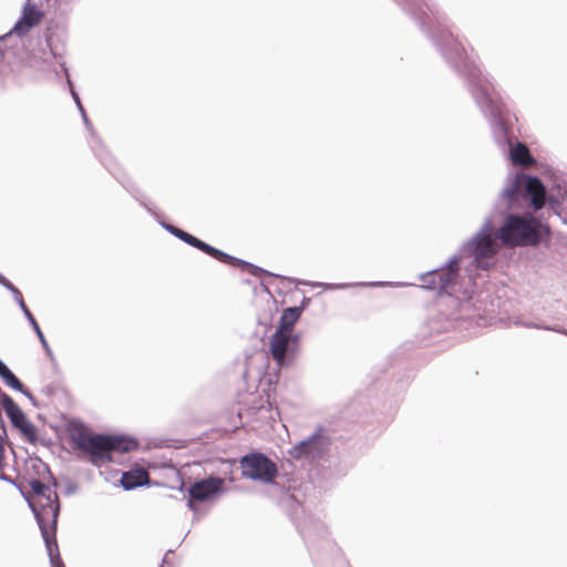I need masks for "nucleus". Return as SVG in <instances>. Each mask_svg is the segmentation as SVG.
I'll return each instance as SVG.
<instances>
[{
	"label": "nucleus",
	"instance_id": "1",
	"mask_svg": "<svg viewBox=\"0 0 567 567\" xmlns=\"http://www.w3.org/2000/svg\"><path fill=\"white\" fill-rule=\"evenodd\" d=\"M68 434L73 449L99 467L113 462V452L128 453L138 446L135 440L124 435L94 434L78 421L68 424Z\"/></svg>",
	"mask_w": 567,
	"mask_h": 567
},
{
	"label": "nucleus",
	"instance_id": "2",
	"mask_svg": "<svg viewBox=\"0 0 567 567\" xmlns=\"http://www.w3.org/2000/svg\"><path fill=\"white\" fill-rule=\"evenodd\" d=\"M549 234L547 225L535 218L532 214L505 216L496 237L503 245L511 247L537 246Z\"/></svg>",
	"mask_w": 567,
	"mask_h": 567
},
{
	"label": "nucleus",
	"instance_id": "3",
	"mask_svg": "<svg viewBox=\"0 0 567 567\" xmlns=\"http://www.w3.org/2000/svg\"><path fill=\"white\" fill-rule=\"evenodd\" d=\"M29 486L32 492L30 505L37 517L45 545L51 548V539L55 537L60 508L58 495L50 486L39 480H31Z\"/></svg>",
	"mask_w": 567,
	"mask_h": 567
},
{
	"label": "nucleus",
	"instance_id": "4",
	"mask_svg": "<svg viewBox=\"0 0 567 567\" xmlns=\"http://www.w3.org/2000/svg\"><path fill=\"white\" fill-rule=\"evenodd\" d=\"M241 475L255 482L270 484L278 476L277 464L261 452H251L240 461Z\"/></svg>",
	"mask_w": 567,
	"mask_h": 567
},
{
	"label": "nucleus",
	"instance_id": "5",
	"mask_svg": "<svg viewBox=\"0 0 567 567\" xmlns=\"http://www.w3.org/2000/svg\"><path fill=\"white\" fill-rule=\"evenodd\" d=\"M300 339L297 333L276 330L269 339V353L279 368L292 360L299 351Z\"/></svg>",
	"mask_w": 567,
	"mask_h": 567
},
{
	"label": "nucleus",
	"instance_id": "6",
	"mask_svg": "<svg viewBox=\"0 0 567 567\" xmlns=\"http://www.w3.org/2000/svg\"><path fill=\"white\" fill-rule=\"evenodd\" d=\"M224 488V480L220 477L209 476L205 480L195 482L188 488V507L196 511L195 502H206L217 497Z\"/></svg>",
	"mask_w": 567,
	"mask_h": 567
},
{
	"label": "nucleus",
	"instance_id": "7",
	"mask_svg": "<svg viewBox=\"0 0 567 567\" xmlns=\"http://www.w3.org/2000/svg\"><path fill=\"white\" fill-rule=\"evenodd\" d=\"M3 409L10 417L12 424L19 429L22 435L29 441L37 440V431L34 425L25 417L19 405L8 395L3 399Z\"/></svg>",
	"mask_w": 567,
	"mask_h": 567
},
{
	"label": "nucleus",
	"instance_id": "8",
	"mask_svg": "<svg viewBox=\"0 0 567 567\" xmlns=\"http://www.w3.org/2000/svg\"><path fill=\"white\" fill-rule=\"evenodd\" d=\"M522 178H524L523 198L529 202L535 212L542 209L547 202L546 188L543 182L536 176L524 173H522ZM548 202H551V199L549 198Z\"/></svg>",
	"mask_w": 567,
	"mask_h": 567
},
{
	"label": "nucleus",
	"instance_id": "9",
	"mask_svg": "<svg viewBox=\"0 0 567 567\" xmlns=\"http://www.w3.org/2000/svg\"><path fill=\"white\" fill-rule=\"evenodd\" d=\"M323 451V437L316 433L308 440H305L288 451V454L295 458L300 460L307 456H316L321 454Z\"/></svg>",
	"mask_w": 567,
	"mask_h": 567
},
{
	"label": "nucleus",
	"instance_id": "10",
	"mask_svg": "<svg viewBox=\"0 0 567 567\" xmlns=\"http://www.w3.org/2000/svg\"><path fill=\"white\" fill-rule=\"evenodd\" d=\"M205 251L210 254L217 260L233 265V266L240 267L243 270H246L248 274H250L255 277L261 278L262 276H274L270 271H267L258 266H255L247 261L235 258V257L226 254L224 250H205Z\"/></svg>",
	"mask_w": 567,
	"mask_h": 567
},
{
	"label": "nucleus",
	"instance_id": "11",
	"mask_svg": "<svg viewBox=\"0 0 567 567\" xmlns=\"http://www.w3.org/2000/svg\"><path fill=\"white\" fill-rule=\"evenodd\" d=\"M524 194V178L522 173L517 174L511 183L504 188L502 196L506 202L508 208H516L519 206Z\"/></svg>",
	"mask_w": 567,
	"mask_h": 567
},
{
	"label": "nucleus",
	"instance_id": "12",
	"mask_svg": "<svg viewBox=\"0 0 567 567\" xmlns=\"http://www.w3.org/2000/svg\"><path fill=\"white\" fill-rule=\"evenodd\" d=\"M43 14L32 6L24 7L21 19L16 23L13 30L18 34L28 33L33 27L38 25Z\"/></svg>",
	"mask_w": 567,
	"mask_h": 567
},
{
	"label": "nucleus",
	"instance_id": "13",
	"mask_svg": "<svg viewBox=\"0 0 567 567\" xmlns=\"http://www.w3.org/2000/svg\"><path fill=\"white\" fill-rule=\"evenodd\" d=\"M150 482V474L143 467H136L124 472L121 478V484L125 489H133L143 485H147Z\"/></svg>",
	"mask_w": 567,
	"mask_h": 567
},
{
	"label": "nucleus",
	"instance_id": "14",
	"mask_svg": "<svg viewBox=\"0 0 567 567\" xmlns=\"http://www.w3.org/2000/svg\"><path fill=\"white\" fill-rule=\"evenodd\" d=\"M496 239H498L496 237V233L494 231L492 224L488 221L473 238L472 248H493Z\"/></svg>",
	"mask_w": 567,
	"mask_h": 567
},
{
	"label": "nucleus",
	"instance_id": "15",
	"mask_svg": "<svg viewBox=\"0 0 567 567\" xmlns=\"http://www.w3.org/2000/svg\"><path fill=\"white\" fill-rule=\"evenodd\" d=\"M300 316H301V308H299V307L286 308L282 311L279 324L276 330L295 333V324L299 320Z\"/></svg>",
	"mask_w": 567,
	"mask_h": 567
},
{
	"label": "nucleus",
	"instance_id": "16",
	"mask_svg": "<svg viewBox=\"0 0 567 567\" xmlns=\"http://www.w3.org/2000/svg\"><path fill=\"white\" fill-rule=\"evenodd\" d=\"M511 159L514 164L523 167H529L535 164L528 147L523 143H517L511 151Z\"/></svg>",
	"mask_w": 567,
	"mask_h": 567
},
{
	"label": "nucleus",
	"instance_id": "17",
	"mask_svg": "<svg viewBox=\"0 0 567 567\" xmlns=\"http://www.w3.org/2000/svg\"><path fill=\"white\" fill-rule=\"evenodd\" d=\"M8 287H9V288H10V289L16 293V295H18V296H19V303H20L21 309L23 310V312H24L25 317L29 319V321H30L31 326L33 327L34 331L37 332V336L39 337V339H40V341H41L42 346H43L47 350H49V346H48V342H47V340H45V338H44V336H43V332L41 331V329H40V327H39V324H38V322H37L35 318L33 317V315L31 313V311H30V310H29V308L27 307V305H25V302H24V300H23V298H22L21 292H20L17 288H14L11 284H9V285H8Z\"/></svg>",
	"mask_w": 567,
	"mask_h": 567
},
{
	"label": "nucleus",
	"instance_id": "18",
	"mask_svg": "<svg viewBox=\"0 0 567 567\" xmlns=\"http://www.w3.org/2000/svg\"><path fill=\"white\" fill-rule=\"evenodd\" d=\"M166 229L175 235L176 237H178L179 239H182L184 243H186L187 245H190L195 248H213L212 246L205 244L204 241L197 239L196 237L192 236L190 234L175 227V226H172V225H167L166 226Z\"/></svg>",
	"mask_w": 567,
	"mask_h": 567
},
{
	"label": "nucleus",
	"instance_id": "19",
	"mask_svg": "<svg viewBox=\"0 0 567 567\" xmlns=\"http://www.w3.org/2000/svg\"><path fill=\"white\" fill-rule=\"evenodd\" d=\"M49 556L51 558L52 567H64L58 550V543L55 537L51 539V549L47 547Z\"/></svg>",
	"mask_w": 567,
	"mask_h": 567
},
{
	"label": "nucleus",
	"instance_id": "20",
	"mask_svg": "<svg viewBox=\"0 0 567 567\" xmlns=\"http://www.w3.org/2000/svg\"><path fill=\"white\" fill-rule=\"evenodd\" d=\"M7 385L10 388L17 390V391H23V384L22 382L10 371L6 374V377L2 379Z\"/></svg>",
	"mask_w": 567,
	"mask_h": 567
},
{
	"label": "nucleus",
	"instance_id": "21",
	"mask_svg": "<svg viewBox=\"0 0 567 567\" xmlns=\"http://www.w3.org/2000/svg\"><path fill=\"white\" fill-rule=\"evenodd\" d=\"M478 254L475 256V261L477 262V267H486L484 264L486 259H492L496 252V250H477Z\"/></svg>",
	"mask_w": 567,
	"mask_h": 567
},
{
	"label": "nucleus",
	"instance_id": "22",
	"mask_svg": "<svg viewBox=\"0 0 567 567\" xmlns=\"http://www.w3.org/2000/svg\"><path fill=\"white\" fill-rule=\"evenodd\" d=\"M4 446H6V431L0 430V470L4 466Z\"/></svg>",
	"mask_w": 567,
	"mask_h": 567
},
{
	"label": "nucleus",
	"instance_id": "23",
	"mask_svg": "<svg viewBox=\"0 0 567 567\" xmlns=\"http://www.w3.org/2000/svg\"><path fill=\"white\" fill-rule=\"evenodd\" d=\"M457 270H458V265H457V262H456V261H452V262L450 264V270H449V274H447V275H449V277L454 276V274H455Z\"/></svg>",
	"mask_w": 567,
	"mask_h": 567
},
{
	"label": "nucleus",
	"instance_id": "24",
	"mask_svg": "<svg viewBox=\"0 0 567 567\" xmlns=\"http://www.w3.org/2000/svg\"><path fill=\"white\" fill-rule=\"evenodd\" d=\"M10 369L0 360V378L3 379Z\"/></svg>",
	"mask_w": 567,
	"mask_h": 567
}]
</instances>
